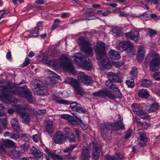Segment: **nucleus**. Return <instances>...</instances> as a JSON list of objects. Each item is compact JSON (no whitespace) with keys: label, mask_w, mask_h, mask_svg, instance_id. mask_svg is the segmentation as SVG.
Returning <instances> with one entry per match:
<instances>
[{"label":"nucleus","mask_w":160,"mask_h":160,"mask_svg":"<svg viewBox=\"0 0 160 160\" xmlns=\"http://www.w3.org/2000/svg\"><path fill=\"white\" fill-rule=\"evenodd\" d=\"M122 122V118L119 117L114 124L108 122L101 124L100 132L103 138L107 142H109L111 139L110 134L112 133V131H118L120 129H125Z\"/></svg>","instance_id":"f03ea898"},{"label":"nucleus","mask_w":160,"mask_h":160,"mask_svg":"<svg viewBox=\"0 0 160 160\" xmlns=\"http://www.w3.org/2000/svg\"><path fill=\"white\" fill-rule=\"evenodd\" d=\"M0 122L2 123L4 127L6 126L7 124L6 117L3 112L2 113L0 112Z\"/></svg>","instance_id":"473e14b6"},{"label":"nucleus","mask_w":160,"mask_h":160,"mask_svg":"<svg viewBox=\"0 0 160 160\" xmlns=\"http://www.w3.org/2000/svg\"><path fill=\"white\" fill-rule=\"evenodd\" d=\"M111 12L109 11H107L106 12H102V10H98L97 12V14L98 15L106 17Z\"/></svg>","instance_id":"79ce46f5"},{"label":"nucleus","mask_w":160,"mask_h":160,"mask_svg":"<svg viewBox=\"0 0 160 160\" xmlns=\"http://www.w3.org/2000/svg\"><path fill=\"white\" fill-rule=\"evenodd\" d=\"M63 131L65 132V134L67 135V136H70L72 135V134H74L72 132L70 129L67 127L64 128Z\"/></svg>","instance_id":"49530a36"},{"label":"nucleus","mask_w":160,"mask_h":160,"mask_svg":"<svg viewBox=\"0 0 160 160\" xmlns=\"http://www.w3.org/2000/svg\"><path fill=\"white\" fill-rule=\"evenodd\" d=\"M69 103L68 104H70V108L72 109L76 110V108L78 107V105H79V104L77 103L76 102H70L68 101Z\"/></svg>","instance_id":"ea45409f"},{"label":"nucleus","mask_w":160,"mask_h":160,"mask_svg":"<svg viewBox=\"0 0 160 160\" xmlns=\"http://www.w3.org/2000/svg\"><path fill=\"white\" fill-rule=\"evenodd\" d=\"M46 112V110L45 109H42V110H39L38 111H37L36 112L37 113L39 114V115H41L42 116V117L43 115Z\"/></svg>","instance_id":"e2e57ef3"},{"label":"nucleus","mask_w":160,"mask_h":160,"mask_svg":"<svg viewBox=\"0 0 160 160\" xmlns=\"http://www.w3.org/2000/svg\"><path fill=\"white\" fill-rule=\"evenodd\" d=\"M148 31L149 36L151 37H153L157 34V31L156 30L152 29H149Z\"/></svg>","instance_id":"5fc2aeb1"},{"label":"nucleus","mask_w":160,"mask_h":160,"mask_svg":"<svg viewBox=\"0 0 160 160\" xmlns=\"http://www.w3.org/2000/svg\"><path fill=\"white\" fill-rule=\"evenodd\" d=\"M48 72H50V74L53 75V76L58 79L60 80L61 79L60 76L58 75L56 73L50 70H48Z\"/></svg>","instance_id":"052dcab7"},{"label":"nucleus","mask_w":160,"mask_h":160,"mask_svg":"<svg viewBox=\"0 0 160 160\" xmlns=\"http://www.w3.org/2000/svg\"><path fill=\"white\" fill-rule=\"evenodd\" d=\"M33 86L32 89L34 93H38L41 95H46L48 92V87L45 86L42 81L38 80H34L31 82Z\"/></svg>","instance_id":"423d86ee"},{"label":"nucleus","mask_w":160,"mask_h":160,"mask_svg":"<svg viewBox=\"0 0 160 160\" xmlns=\"http://www.w3.org/2000/svg\"><path fill=\"white\" fill-rule=\"evenodd\" d=\"M0 90L2 94L0 96V98L6 103L12 101V94L18 95L26 99L31 103L35 102V98H33L32 94L27 89L26 86L17 87L13 83L8 84L7 86L0 85Z\"/></svg>","instance_id":"f257e3e1"},{"label":"nucleus","mask_w":160,"mask_h":160,"mask_svg":"<svg viewBox=\"0 0 160 160\" xmlns=\"http://www.w3.org/2000/svg\"><path fill=\"white\" fill-rule=\"evenodd\" d=\"M141 84L142 87H149L151 86L152 83L150 80L144 79L142 80Z\"/></svg>","instance_id":"f704fd0d"},{"label":"nucleus","mask_w":160,"mask_h":160,"mask_svg":"<svg viewBox=\"0 0 160 160\" xmlns=\"http://www.w3.org/2000/svg\"><path fill=\"white\" fill-rule=\"evenodd\" d=\"M86 78H88V80H87V79H85V81H84L83 83L84 84L89 85L92 84L93 82V81L92 80V78L90 76L87 75L86 76Z\"/></svg>","instance_id":"4c0bfd02"},{"label":"nucleus","mask_w":160,"mask_h":160,"mask_svg":"<svg viewBox=\"0 0 160 160\" xmlns=\"http://www.w3.org/2000/svg\"><path fill=\"white\" fill-rule=\"evenodd\" d=\"M95 52L97 59L102 62L101 63L99 64L100 69L103 70L105 69L110 68L112 67L111 63L110 62H105L106 52L105 43L101 41H98L95 46Z\"/></svg>","instance_id":"7ed1b4c3"},{"label":"nucleus","mask_w":160,"mask_h":160,"mask_svg":"<svg viewBox=\"0 0 160 160\" xmlns=\"http://www.w3.org/2000/svg\"><path fill=\"white\" fill-rule=\"evenodd\" d=\"M44 150L49 156H51L52 158H53L54 159L62 160L64 158L60 156L55 154L54 153L51 152L47 148H46Z\"/></svg>","instance_id":"cd10ccee"},{"label":"nucleus","mask_w":160,"mask_h":160,"mask_svg":"<svg viewBox=\"0 0 160 160\" xmlns=\"http://www.w3.org/2000/svg\"><path fill=\"white\" fill-rule=\"evenodd\" d=\"M83 58L86 59V57L83 56H76L74 59V61L77 64H78L79 61L78 60L82 62Z\"/></svg>","instance_id":"c03bdc74"},{"label":"nucleus","mask_w":160,"mask_h":160,"mask_svg":"<svg viewBox=\"0 0 160 160\" xmlns=\"http://www.w3.org/2000/svg\"><path fill=\"white\" fill-rule=\"evenodd\" d=\"M137 69L136 68L133 67L131 70L130 74L133 75L134 76H136L137 75Z\"/></svg>","instance_id":"6e6d98bb"},{"label":"nucleus","mask_w":160,"mask_h":160,"mask_svg":"<svg viewBox=\"0 0 160 160\" xmlns=\"http://www.w3.org/2000/svg\"><path fill=\"white\" fill-rule=\"evenodd\" d=\"M131 106L133 111L135 112L139 109V106L136 103L132 104Z\"/></svg>","instance_id":"864d4df0"},{"label":"nucleus","mask_w":160,"mask_h":160,"mask_svg":"<svg viewBox=\"0 0 160 160\" xmlns=\"http://www.w3.org/2000/svg\"><path fill=\"white\" fill-rule=\"evenodd\" d=\"M117 48L120 52L127 50L132 51L133 49V45L130 41H122L119 43Z\"/></svg>","instance_id":"9b49d317"},{"label":"nucleus","mask_w":160,"mask_h":160,"mask_svg":"<svg viewBox=\"0 0 160 160\" xmlns=\"http://www.w3.org/2000/svg\"><path fill=\"white\" fill-rule=\"evenodd\" d=\"M145 49L144 47L142 45L139 46L137 55V59L139 62H142L145 55Z\"/></svg>","instance_id":"4468645a"},{"label":"nucleus","mask_w":160,"mask_h":160,"mask_svg":"<svg viewBox=\"0 0 160 160\" xmlns=\"http://www.w3.org/2000/svg\"><path fill=\"white\" fill-rule=\"evenodd\" d=\"M107 160H123L124 156L120 153H116L113 156L107 154L105 156Z\"/></svg>","instance_id":"f3484780"},{"label":"nucleus","mask_w":160,"mask_h":160,"mask_svg":"<svg viewBox=\"0 0 160 160\" xmlns=\"http://www.w3.org/2000/svg\"><path fill=\"white\" fill-rule=\"evenodd\" d=\"M113 82H112L111 80H110V79H109L106 82L105 85L107 87L109 88Z\"/></svg>","instance_id":"774afa93"},{"label":"nucleus","mask_w":160,"mask_h":160,"mask_svg":"<svg viewBox=\"0 0 160 160\" xmlns=\"http://www.w3.org/2000/svg\"><path fill=\"white\" fill-rule=\"evenodd\" d=\"M144 113L143 111L140 110L139 109L137 111L135 112H134L135 114L138 115L140 117H141V115H142Z\"/></svg>","instance_id":"338daca9"},{"label":"nucleus","mask_w":160,"mask_h":160,"mask_svg":"<svg viewBox=\"0 0 160 160\" xmlns=\"http://www.w3.org/2000/svg\"><path fill=\"white\" fill-rule=\"evenodd\" d=\"M153 76L156 80H160V72H156L153 74Z\"/></svg>","instance_id":"13d9d810"},{"label":"nucleus","mask_w":160,"mask_h":160,"mask_svg":"<svg viewBox=\"0 0 160 160\" xmlns=\"http://www.w3.org/2000/svg\"><path fill=\"white\" fill-rule=\"evenodd\" d=\"M66 138L62 131H58L55 133L53 139L55 143L61 144L66 140Z\"/></svg>","instance_id":"f8f14e48"},{"label":"nucleus","mask_w":160,"mask_h":160,"mask_svg":"<svg viewBox=\"0 0 160 160\" xmlns=\"http://www.w3.org/2000/svg\"><path fill=\"white\" fill-rule=\"evenodd\" d=\"M4 144L7 147H10L14 146L15 143L12 140H6L4 141Z\"/></svg>","instance_id":"c9c22d12"},{"label":"nucleus","mask_w":160,"mask_h":160,"mask_svg":"<svg viewBox=\"0 0 160 160\" xmlns=\"http://www.w3.org/2000/svg\"><path fill=\"white\" fill-rule=\"evenodd\" d=\"M132 130L131 128H129L127 131L126 133L124 135V137L126 139L129 138L132 134Z\"/></svg>","instance_id":"8fccbe9b"},{"label":"nucleus","mask_w":160,"mask_h":160,"mask_svg":"<svg viewBox=\"0 0 160 160\" xmlns=\"http://www.w3.org/2000/svg\"><path fill=\"white\" fill-rule=\"evenodd\" d=\"M79 40L81 51L84 52L88 56L92 57L93 55L92 48L89 46L90 43L88 38L86 37H82L79 38Z\"/></svg>","instance_id":"6e6552de"},{"label":"nucleus","mask_w":160,"mask_h":160,"mask_svg":"<svg viewBox=\"0 0 160 160\" xmlns=\"http://www.w3.org/2000/svg\"><path fill=\"white\" fill-rule=\"evenodd\" d=\"M93 146V157L95 160H98L100 157V150L99 149V146L97 143L92 142Z\"/></svg>","instance_id":"2eb2a0df"},{"label":"nucleus","mask_w":160,"mask_h":160,"mask_svg":"<svg viewBox=\"0 0 160 160\" xmlns=\"http://www.w3.org/2000/svg\"><path fill=\"white\" fill-rule=\"evenodd\" d=\"M27 135V134H22L21 137L22 140H23L26 142H28L30 140V139L28 137L26 136Z\"/></svg>","instance_id":"680f3d73"},{"label":"nucleus","mask_w":160,"mask_h":160,"mask_svg":"<svg viewBox=\"0 0 160 160\" xmlns=\"http://www.w3.org/2000/svg\"><path fill=\"white\" fill-rule=\"evenodd\" d=\"M138 95L139 97L145 99L148 98L150 96L149 92L147 89H141L139 91Z\"/></svg>","instance_id":"5701e85b"},{"label":"nucleus","mask_w":160,"mask_h":160,"mask_svg":"<svg viewBox=\"0 0 160 160\" xmlns=\"http://www.w3.org/2000/svg\"><path fill=\"white\" fill-rule=\"evenodd\" d=\"M138 18L144 21H146L149 19L148 14L147 12L138 16Z\"/></svg>","instance_id":"e433bc0d"},{"label":"nucleus","mask_w":160,"mask_h":160,"mask_svg":"<svg viewBox=\"0 0 160 160\" xmlns=\"http://www.w3.org/2000/svg\"><path fill=\"white\" fill-rule=\"evenodd\" d=\"M11 125L13 131L18 134V133L21 130L20 127L18 124V119L16 118L12 119L11 121Z\"/></svg>","instance_id":"aec40b11"},{"label":"nucleus","mask_w":160,"mask_h":160,"mask_svg":"<svg viewBox=\"0 0 160 160\" xmlns=\"http://www.w3.org/2000/svg\"><path fill=\"white\" fill-rule=\"evenodd\" d=\"M35 117L37 121L39 122L42 118V116L39 115V113L37 114L36 113Z\"/></svg>","instance_id":"69168bd1"},{"label":"nucleus","mask_w":160,"mask_h":160,"mask_svg":"<svg viewBox=\"0 0 160 160\" xmlns=\"http://www.w3.org/2000/svg\"><path fill=\"white\" fill-rule=\"evenodd\" d=\"M76 147L75 145H73L65 148L64 150V152L65 153H70Z\"/></svg>","instance_id":"a19ab883"},{"label":"nucleus","mask_w":160,"mask_h":160,"mask_svg":"<svg viewBox=\"0 0 160 160\" xmlns=\"http://www.w3.org/2000/svg\"><path fill=\"white\" fill-rule=\"evenodd\" d=\"M30 152L32 155L38 158H41L43 156L42 152L34 146L32 147L31 148Z\"/></svg>","instance_id":"6ab92c4d"},{"label":"nucleus","mask_w":160,"mask_h":160,"mask_svg":"<svg viewBox=\"0 0 160 160\" xmlns=\"http://www.w3.org/2000/svg\"><path fill=\"white\" fill-rule=\"evenodd\" d=\"M9 13V11L4 9L0 10V20L3 18V15Z\"/></svg>","instance_id":"bf43d9fd"},{"label":"nucleus","mask_w":160,"mask_h":160,"mask_svg":"<svg viewBox=\"0 0 160 160\" xmlns=\"http://www.w3.org/2000/svg\"><path fill=\"white\" fill-rule=\"evenodd\" d=\"M30 63V60L28 58H26L23 62L22 64L21 67L24 68Z\"/></svg>","instance_id":"603ef678"},{"label":"nucleus","mask_w":160,"mask_h":160,"mask_svg":"<svg viewBox=\"0 0 160 160\" xmlns=\"http://www.w3.org/2000/svg\"><path fill=\"white\" fill-rule=\"evenodd\" d=\"M64 82L70 84L72 87L76 94L83 97L85 94L84 89L81 87L80 83L76 79L68 78L65 80Z\"/></svg>","instance_id":"0eeeda50"},{"label":"nucleus","mask_w":160,"mask_h":160,"mask_svg":"<svg viewBox=\"0 0 160 160\" xmlns=\"http://www.w3.org/2000/svg\"><path fill=\"white\" fill-rule=\"evenodd\" d=\"M126 83L129 88L133 87L135 86L134 78L133 77L128 78L126 81Z\"/></svg>","instance_id":"72a5a7b5"},{"label":"nucleus","mask_w":160,"mask_h":160,"mask_svg":"<svg viewBox=\"0 0 160 160\" xmlns=\"http://www.w3.org/2000/svg\"><path fill=\"white\" fill-rule=\"evenodd\" d=\"M159 105L158 103L155 101L149 105V108L147 111L150 112H154L158 109Z\"/></svg>","instance_id":"b1692460"},{"label":"nucleus","mask_w":160,"mask_h":160,"mask_svg":"<svg viewBox=\"0 0 160 160\" xmlns=\"http://www.w3.org/2000/svg\"><path fill=\"white\" fill-rule=\"evenodd\" d=\"M108 54L110 58L113 59L117 60L120 57V55L118 52L114 50H110Z\"/></svg>","instance_id":"393cba45"},{"label":"nucleus","mask_w":160,"mask_h":160,"mask_svg":"<svg viewBox=\"0 0 160 160\" xmlns=\"http://www.w3.org/2000/svg\"><path fill=\"white\" fill-rule=\"evenodd\" d=\"M134 122H136L137 125L138 126L143 127V125H144V123H142L140 121V120L137 118H135Z\"/></svg>","instance_id":"4d7b16f0"},{"label":"nucleus","mask_w":160,"mask_h":160,"mask_svg":"<svg viewBox=\"0 0 160 160\" xmlns=\"http://www.w3.org/2000/svg\"><path fill=\"white\" fill-rule=\"evenodd\" d=\"M56 80L54 77H50L48 78V83L51 86H53L56 83Z\"/></svg>","instance_id":"09e8293b"},{"label":"nucleus","mask_w":160,"mask_h":160,"mask_svg":"<svg viewBox=\"0 0 160 160\" xmlns=\"http://www.w3.org/2000/svg\"><path fill=\"white\" fill-rule=\"evenodd\" d=\"M60 22V20L59 19H55L53 22V24L52 27V29H55L58 26Z\"/></svg>","instance_id":"a18cd8bd"},{"label":"nucleus","mask_w":160,"mask_h":160,"mask_svg":"<svg viewBox=\"0 0 160 160\" xmlns=\"http://www.w3.org/2000/svg\"><path fill=\"white\" fill-rule=\"evenodd\" d=\"M138 134L140 138V141L138 143V145L141 147H143L146 145L148 138L146 137V133L144 132Z\"/></svg>","instance_id":"412c9836"},{"label":"nucleus","mask_w":160,"mask_h":160,"mask_svg":"<svg viewBox=\"0 0 160 160\" xmlns=\"http://www.w3.org/2000/svg\"><path fill=\"white\" fill-rule=\"evenodd\" d=\"M140 117L142 118L146 119L147 120L149 119L150 118L149 115L145 113H144L142 115H141Z\"/></svg>","instance_id":"0e129e2a"},{"label":"nucleus","mask_w":160,"mask_h":160,"mask_svg":"<svg viewBox=\"0 0 160 160\" xmlns=\"http://www.w3.org/2000/svg\"><path fill=\"white\" fill-rule=\"evenodd\" d=\"M150 55L153 58L149 63L150 70L153 72L158 71L160 67V57L159 54L153 51L151 53Z\"/></svg>","instance_id":"1a4fd4ad"},{"label":"nucleus","mask_w":160,"mask_h":160,"mask_svg":"<svg viewBox=\"0 0 160 160\" xmlns=\"http://www.w3.org/2000/svg\"><path fill=\"white\" fill-rule=\"evenodd\" d=\"M75 110L77 112L79 113H85L86 112V110H85L83 108L80 107V106H78V107L76 108V109Z\"/></svg>","instance_id":"3c124183"},{"label":"nucleus","mask_w":160,"mask_h":160,"mask_svg":"<svg viewBox=\"0 0 160 160\" xmlns=\"http://www.w3.org/2000/svg\"><path fill=\"white\" fill-rule=\"evenodd\" d=\"M82 61L81 63V66L83 68L87 70H90L92 68V63L91 61L89 58L88 60L84 59Z\"/></svg>","instance_id":"a211bd4d"},{"label":"nucleus","mask_w":160,"mask_h":160,"mask_svg":"<svg viewBox=\"0 0 160 160\" xmlns=\"http://www.w3.org/2000/svg\"><path fill=\"white\" fill-rule=\"evenodd\" d=\"M52 99L56 103L64 105H68V101L61 99V98L55 94L52 95Z\"/></svg>","instance_id":"4be33fe9"},{"label":"nucleus","mask_w":160,"mask_h":160,"mask_svg":"<svg viewBox=\"0 0 160 160\" xmlns=\"http://www.w3.org/2000/svg\"><path fill=\"white\" fill-rule=\"evenodd\" d=\"M38 29L36 28H35L30 30V32L33 37H37L38 36Z\"/></svg>","instance_id":"37998d69"},{"label":"nucleus","mask_w":160,"mask_h":160,"mask_svg":"<svg viewBox=\"0 0 160 160\" xmlns=\"http://www.w3.org/2000/svg\"><path fill=\"white\" fill-rule=\"evenodd\" d=\"M82 160H90V155L89 150L86 148L83 149L82 153Z\"/></svg>","instance_id":"bb28decb"},{"label":"nucleus","mask_w":160,"mask_h":160,"mask_svg":"<svg viewBox=\"0 0 160 160\" xmlns=\"http://www.w3.org/2000/svg\"><path fill=\"white\" fill-rule=\"evenodd\" d=\"M124 35L127 38L134 40L136 42H138L140 38L139 32L135 30L125 33Z\"/></svg>","instance_id":"ddd939ff"},{"label":"nucleus","mask_w":160,"mask_h":160,"mask_svg":"<svg viewBox=\"0 0 160 160\" xmlns=\"http://www.w3.org/2000/svg\"><path fill=\"white\" fill-rule=\"evenodd\" d=\"M114 94L108 89H106L93 92L92 95L95 97H98L102 98L107 97L110 99L114 100H115L116 98H121L122 97V94L119 90L116 92L115 91Z\"/></svg>","instance_id":"20e7f679"},{"label":"nucleus","mask_w":160,"mask_h":160,"mask_svg":"<svg viewBox=\"0 0 160 160\" xmlns=\"http://www.w3.org/2000/svg\"><path fill=\"white\" fill-rule=\"evenodd\" d=\"M61 62L60 65L64 69L67 70L72 73L75 74L76 73L74 68L69 58L64 54L61 57Z\"/></svg>","instance_id":"9d476101"},{"label":"nucleus","mask_w":160,"mask_h":160,"mask_svg":"<svg viewBox=\"0 0 160 160\" xmlns=\"http://www.w3.org/2000/svg\"><path fill=\"white\" fill-rule=\"evenodd\" d=\"M48 63V64L52 66L54 68H58L60 66V62L59 60L56 59L50 60Z\"/></svg>","instance_id":"c756f323"},{"label":"nucleus","mask_w":160,"mask_h":160,"mask_svg":"<svg viewBox=\"0 0 160 160\" xmlns=\"http://www.w3.org/2000/svg\"><path fill=\"white\" fill-rule=\"evenodd\" d=\"M108 79L111 80L113 82H122V79L120 75L118 73L110 72L108 73Z\"/></svg>","instance_id":"dca6fc26"},{"label":"nucleus","mask_w":160,"mask_h":160,"mask_svg":"<svg viewBox=\"0 0 160 160\" xmlns=\"http://www.w3.org/2000/svg\"><path fill=\"white\" fill-rule=\"evenodd\" d=\"M45 129L49 133H52L54 132L53 122L50 120H48L46 123Z\"/></svg>","instance_id":"a878e982"},{"label":"nucleus","mask_w":160,"mask_h":160,"mask_svg":"<svg viewBox=\"0 0 160 160\" xmlns=\"http://www.w3.org/2000/svg\"><path fill=\"white\" fill-rule=\"evenodd\" d=\"M4 136H8L12 139H17L19 138V135L17 133L14 132L10 133L8 131H6L4 133Z\"/></svg>","instance_id":"2f4dec72"},{"label":"nucleus","mask_w":160,"mask_h":160,"mask_svg":"<svg viewBox=\"0 0 160 160\" xmlns=\"http://www.w3.org/2000/svg\"><path fill=\"white\" fill-rule=\"evenodd\" d=\"M17 111L21 118L22 122L25 124L30 122L31 116L34 112V109L32 108H27L25 110L24 108L21 106H19Z\"/></svg>","instance_id":"39448f33"},{"label":"nucleus","mask_w":160,"mask_h":160,"mask_svg":"<svg viewBox=\"0 0 160 160\" xmlns=\"http://www.w3.org/2000/svg\"><path fill=\"white\" fill-rule=\"evenodd\" d=\"M62 118L67 120L70 123L73 119V118L72 117L68 115H63L62 116Z\"/></svg>","instance_id":"de8ad7c7"},{"label":"nucleus","mask_w":160,"mask_h":160,"mask_svg":"<svg viewBox=\"0 0 160 160\" xmlns=\"http://www.w3.org/2000/svg\"><path fill=\"white\" fill-rule=\"evenodd\" d=\"M87 75L85 74L82 72H80L78 74V80L79 82L83 83L85 81V79H87L88 80L87 78H86V76Z\"/></svg>","instance_id":"7c9ffc66"},{"label":"nucleus","mask_w":160,"mask_h":160,"mask_svg":"<svg viewBox=\"0 0 160 160\" xmlns=\"http://www.w3.org/2000/svg\"><path fill=\"white\" fill-rule=\"evenodd\" d=\"M68 136H66V140L68 139L70 142H76V137L74 134Z\"/></svg>","instance_id":"58836bf2"},{"label":"nucleus","mask_w":160,"mask_h":160,"mask_svg":"<svg viewBox=\"0 0 160 160\" xmlns=\"http://www.w3.org/2000/svg\"><path fill=\"white\" fill-rule=\"evenodd\" d=\"M9 154L11 158L14 159H17L20 156L19 152L15 150L9 151Z\"/></svg>","instance_id":"c85d7f7f"}]
</instances>
